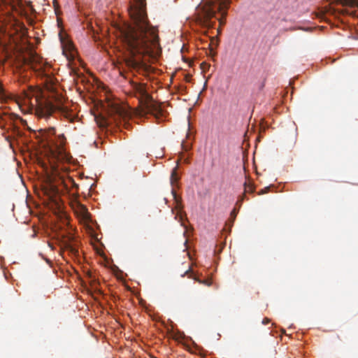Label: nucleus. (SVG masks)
Here are the masks:
<instances>
[{"instance_id":"1","label":"nucleus","mask_w":358,"mask_h":358,"mask_svg":"<svg viewBox=\"0 0 358 358\" xmlns=\"http://www.w3.org/2000/svg\"><path fill=\"white\" fill-rule=\"evenodd\" d=\"M129 15L135 27H126L120 30V36L126 48L124 62L134 69L143 68L145 56L155 57L161 53L158 30L148 20L142 0L131 6Z\"/></svg>"},{"instance_id":"2","label":"nucleus","mask_w":358,"mask_h":358,"mask_svg":"<svg viewBox=\"0 0 358 358\" xmlns=\"http://www.w3.org/2000/svg\"><path fill=\"white\" fill-rule=\"evenodd\" d=\"M231 0H202L195 13L196 22L202 27L213 28L216 20L219 22L217 35L221 34L222 27L226 24L227 16Z\"/></svg>"},{"instance_id":"3","label":"nucleus","mask_w":358,"mask_h":358,"mask_svg":"<svg viewBox=\"0 0 358 358\" xmlns=\"http://www.w3.org/2000/svg\"><path fill=\"white\" fill-rule=\"evenodd\" d=\"M24 103L30 106L31 113L38 118H50L52 114L58 110L65 117L69 118V112L66 106L62 104L55 105L44 97L39 90H30L24 92Z\"/></svg>"},{"instance_id":"4","label":"nucleus","mask_w":358,"mask_h":358,"mask_svg":"<svg viewBox=\"0 0 358 358\" xmlns=\"http://www.w3.org/2000/svg\"><path fill=\"white\" fill-rule=\"evenodd\" d=\"M130 93L138 99L141 115L150 114L157 119H159L163 115L160 106L148 93L144 84L132 81Z\"/></svg>"},{"instance_id":"5","label":"nucleus","mask_w":358,"mask_h":358,"mask_svg":"<svg viewBox=\"0 0 358 358\" xmlns=\"http://www.w3.org/2000/svg\"><path fill=\"white\" fill-rule=\"evenodd\" d=\"M23 64L33 69L37 76L40 77L47 88L51 87L55 83L51 66L44 62L43 59L36 55H31L23 58Z\"/></svg>"},{"instance_id":"6","label":"nucleus","mask_w":358,"mask_h":358,"mask_svg":"<svg viewBox=\"0 0 358 358\" xmlns=\"http://www.w3.org/2000/svg\"><path fill=\"white\" fill-rule=\"evenodd\" d=\"M178 180H179V178L177 175V170H176V168H175L173 169V171L171 172V178H170L171 184L173 186L171 193H172V195H173V199H174V201L176 203L175 208L178 211V215H180L181 210L182 208V206L181 203V199L178 196V195L176 192V190L174 189V186L176 185V184L177 183Z\"/></svg>"},{"instance_id":"7","label":"nucleus","mask_w":358,"mask_h":358,"mask_svg":"<svg viewBox=\"0 0 358 358\" xmlns=\"http://www.w3.org/2000/svg\"><path fill=\"white\" fill-rule=\"evenodd\" d=\"M62 244L64 248L74 255H78V244L71 235L63 237Z\"/></svg>"},{"instance_id":"8","label":"nucleus","mask_w":358,"mask_h":358,"mask_svg":"<svg viewBox=\"0 0 358 358\" xmlns=\"http://www.w3.org/2000/svg\"><path fill=\"white\" fill-rule=\"evenodd\" d=\"M17 119L22 121L20 117L16 114L0 111V127H5L6 124H12L13 122Z\"/></svg>"},{"instance_id":"9","label":"nucleus","mask_w":358,"mask_h":358,"mask_svg":"<svg viewBox=\"0 0 358 358\" xmlns=\"http://www.w3.org/2000/svg\"><path fill=\"white\" fill-rule=\"evenodd\" d=\"M65 141L66 138L64 135H59L57 136V141L55 142V147L59 152H62Z\"/></svg>"},{"instance_id":"10","label":"nucleus","mask_w":358,"mask_h":358,"mask_svg":"<svg viewBox=\"0 0 358 358\" xmlns=\"http://www.w3.org/2000/svg\"><path fill=\"white\" fill-rule=\"evenodd\" d=\"M111 113H114V116H115L114 119H115V120H116V117H123L125 115V114H126V112L122 108H121L120 106H114L112 108Z\"/></svg>"},{"instance_id":"11","label":"nucleus","mask_w":358,"mask_h":358,"mask_svg":"<svg viewBox=\"0 0 358 358\" xmlns=\"http://www.w3.org/2000/svg\"><path fill=\"white\" fill-rule=\"evenodd\" d=\"M80 213H81L83 218L85 220H87L89 218L90 215H89V213H88L86 207L83 205H80Z\"/></svg>"},{"instance_id":"12","label":"nucleus","mask_w":358,"mask_h":358,"mask_svg":"<svg viewBox=\"0 0 358 358\" xmlns=\"http://www.w3.org/2000/svg\"><path fill=\"white\" fill-rule=\"evenodd\" d=\"M8 99V95L6 94V92L0 83V99L3 101H6Z\"/></svg>"},{"instance_id":"13","label":"nucleus","mask_w":358,"mask_h":358,"mask_svg":"<svg viewBox=\"0 0 358 358\" xmlns=\"http://www.w3.org/2000/svg\"><path fill=\"white\" fill-rule=\"evenodd\" d=\"M343 6H353L355 3L354 0H338Z\"/></svg>"},{"instance_id":"14","label":"nucleus","mask_w":358,"mask_h":358,"mask_svg":"<svg viewBox=\"0 0 358 358\" xmlns=\"http://www.w3.org/2000/svg\"><path fill=\"white\" fill-rule=\"evenodd\" d=\"M185 275H188V277L189 278H194V280H196L195 277H193L192 276V273L191 271V268L189 267L187 270H186L185 271V273L181 275L182 277L185 276Z\"/></svg>"},{"instance_id":"15","label":"nucleus","mask_w":358,"mask_h":358,"mask_svg":"<svg viewBox=\"0 0 358 358\" xmlns=\"http://www.w3.org/2000/svg\"><path fill=\"white\" fill-rule=\"evenodd\" d=\"M269 322H270V320L268 318H267V317L264 318L263 320H262V324H267Z\"/></svg>"},{"instance_id":"16","label":"nucleus","mask_w":358,"mask_h":358,"mask_svg":"<svg viewBox=\"0 0 358 358\" xmlns=\"http://www.w3.org/2000/svg\"><path fill=\"white\" fill-rule=\"evenodd\" d=\"M48 245H49L50 248H51L52 250L54 249V248H53V246H52V245L51 243H48Z\"/></svg>"}]
</instances>
